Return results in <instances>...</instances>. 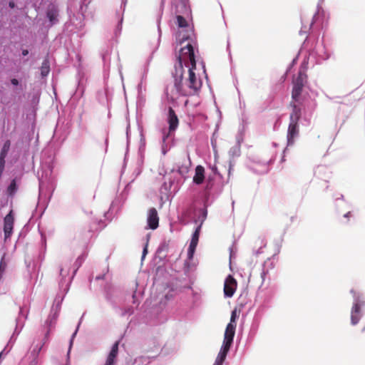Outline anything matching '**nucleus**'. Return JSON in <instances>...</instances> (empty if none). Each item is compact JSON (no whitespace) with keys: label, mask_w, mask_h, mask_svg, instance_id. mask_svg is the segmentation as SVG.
Here are the masks:
<instances>
[{"label":"nucleus","mask_w":365,"mask_h":365,"mask_svg":"<svg viewBox=\"0 0 365 365\" xmlns=\"http://www.w3.org/2000/svg\"><path fill=\"white\" fill-rule=\"evenodd\" d=\"M195 69H188V78L183 81V67L175 69L173 77L175 78L174 85L170 88L167 87L166 95L172 101L178 98V96H193L195 95L202 86L200 78H197Z\"/></svg>","instance_id":"obj_1"},{"label":"nucleus","mask_w":365,"mask_h":365,"mask_svg":"<svg viewBox=\"0 0 365 365\" xmlns=\"http://www.w3.org/2000/svg\"><path fill=\"white\" fill-rule=\"evenodd\" d=\"M178 63L175 66L176 68H180V66H182V62L186 64V62H189L190 66L189 68L196 69V61L194 53L193 46L188 43L185 46L180 49V53L178 56Z\"/></svg>","instance_id":"obj_2"},{"label":"nucleus","mask_w":365,"mask_h":365,"mask_svg":"<svg viewBox=\"0 0 365 365\" xmlns=\"http://www.w3.org/2000/svg\"><path fill=\"white\" fill-rule=\"evenodd\" d=\"M306 80L307 75L305 72L304 71L300 70L298 73L297 77L293 81L292 101L295 102L300 101L301 94Z\"/></svg>","instance_id":"obj_3"},{"label":"nucleus","mask_w":365,"mask_h":365,"mask_svg":"<svg viewBox=\"0 0 365 365\" xmlns=\"http://www.w3.org/2000/svg\"><path fill=\"white\" fill-rule=\"evenodd\" d=\"M237 287L236 279L232 276L228 275L225 281L224 294L227 297H231L235 294Z\"/></svg>","instance_id":"obj_4"},{"label":"nucleus","mask_w":365,"mask_h":365,"mask_svg":"<svg viewBox=\"0 0 365 365\" xmlns=\"http://www.w3.org/2000/svg\"><path fill=\"white\" fill-rule=\"evenodd\" d=\"M148 226L151 230H155L159 225V217L158 215L157 210L155 207H152L148 211Z\"/></svg>","instance_id":"obj_5"},{"label":"nucleus","mask_w":365,"mask_h":365,"mask_svg":"<svg viewBox=\"0 0 365 365\" xmlns=\"http://www.w3.org/2000/svg\"><path fill=\"white\" fill-rule=\"evenodd\" d=\"M299 134V128L297 123H289L287 130V145H292L294 143L295 138Z\"/></svg>","instance_id":"obj_6"},{"label":"nucleus","mask_w":365,"mask_h":365,"mask_svg":"<svg viewBox=\"0 0 365 365\" xmlns=\"http://www.w3.org/2000/svg\"><path fill=\"white\" fill-rule=\"evenodd\" d=\"M235 329L236 325H232V324H228L227 325L224 334L223 344L229 346H232L235 334Z\"/></svg>","instance_id":"obj_7"},{"label":"nucleus","mask_w":365,"mask_h":365,"mask_svg":"<svg viewBox=\"0 0 365 365\" xmlns=\"http://www.w3.org/2000/svg\"><path fill=\"white\" fill-rule=\"evenodd\" d=\"M14 216L12 215V210L4 217V232L5 238H8L11 236L14 226Z\"/></svg>","instance_id":"obj_8"},{"label":"nucleus","mask_w":365,"mask_h":365,"mask_svg":"<svg viewBox=\"0 0 365 365\" xmlns=\"http://www.w3.org/2000/svg\"><path fill=\"white\" fill-rule=\"evenodd\" d=\"M300 101L299 102V103ZM298 102L292 101L290 102V106L292 108V112L289 116V123H297L301 118L302 113L299 106L297 104Z\"/></svg>","instance_id":"obj_9"},{"label":"nucleus","mask_w":365,"mask_h":365,"mask_svg":"<svg viewBox=\"0 0 365 365\" xmlns=\"http://www.w3.org/2000/svg\"><path fill=\"white\" fill-rule=\"evenodd\" d=\"M168 124H169V130L170 132L174 131L178 126V118L175 114L174 110L170 107L168 110Z\"/></svg>","instance_id":"obj_10"},{"label":"nucleus","mask_w":365,"mask_h":365,"mask_svg":"<svg viewBox=\"0 0 365 365\" xmlns=\"http://www.w3.org/2000/svg\"><path fill=\"white\" fill-rule=\"evenodd\" d=\"M361 318V305L359 303L354 304L351 313V321L353 325H356Z\"/></svg>","instance_id":"obj_11"},{"label":"nucleus","mask_w":365,"mask_h":365,"mask_svg":"<svg viewBox=\"0 0 365 365\" xmlns=\"http://www.w3.org/2000/svg\"><path fill=\"white\" fill-rule=\"evenodd\" d=\"M205 179V169L202 165H197L195 168V174L193 177V182L197 185H200Z\"/></svg>","instance_id":"obj_12"},{"label":"nucleus","mask_w":365,"mask_h":365,"mask_svg":"<svg viewBox=\"0 0 365 365\" xmlns=\"http://www.w3.org/2000/svg\"><path fill=\"white\" fill-rule=\"evenodd\" d=\"M202 220L201 223H202V221L205 220V219L206 218V216H207V211L206 210H202ZM201 225H202V224L198 225L197 227L195 229V232H193L192 236V239H191V241H190V244H193V245H197V243H198V241H199V237H200V229H201Z\"/></svg>","instance_id":"obj_13"},{"label":"nucleus","mask_w":365,"mask_h":365,"mask_svg":"<svg viewBox=\"0 0 365 365\" xmlns=\"http://www.w3.org/2000/svg\"><path fill=\"white\" fill-rule=\"evenodd\" d=\"M48 336H49V331H47L42 341L34 346V347L33 348V349L31 351V354L34 356V357H36L39 354L43 346L48 341Z\"/></svg>","instance_id":"obj_14"},{"label":"nucleus","mask_w":365,"mask_h":365,"mask_svg":"<svg viewBox=\"0 0 365 365\" xmlns=\"http://www.w3.org/2000/svg\"><path fill=\"white\" fill-rule=\"evenodd\" d=\"M191 165V162L190 158L187 160H185L184 163H182L180 166L178 167V173L184 178H185L190 171V167Z\"/></svg>","instance_id":"obj_15"},{"label":"nucleus","mask_w":365,"mask_h":365,"mask_svg":"<svg viewBox=\"0 0 365 365\" xmlns=\"http://www.w3.org/2000/svg\"><path fill=\"white\" fill-rule=\"evenodd\" d=\"M46 14L52 24L57 21L58 11L54 6H52L48 9Z\"/></svg>","instance_id":"obj_16"},{"label":"nucleus","mask_w":365,"mask_h":365,"mask_svg":"<svg viewBox=\"0 0 365 365\" xmlns=\"http://www.w3.org/2000/svg\"><path fill=\"white\" fill-rule=\"evenodd\" d=\"M119 341H116L112 346V349L107 357V359L115 362V360L118 354Z\"/></svg>","instance_id":"obj_17"},{"label":"nucleus","mask_w":365,"mask_h":365,"mask_svg":"<svg viewBox=\"0 0 365 365\" xmlns=\"http://www.w3.org/2000/svg\"><path fill=\"white\" fill-rule=\"evenodd\" d=\"M176 24L179 28L185 29L188 27L187 20L181 15L176 16Z\"/></svg>","instance_id":"obj_18"},{"label":"nucleus","mask_w":365,"mask_h":365,"mask_svg":"<svg viewBox=\"0 0 365 365\" xmlns=\"http://www.w3.org/2000/svg\"><path fill=\"white\" fill-rule=\"evenodd\" d=\"M49 71V62L48 60H44L41 66V74L43 77H45L48 74Z\"/></svg>","instance_id":"obj_19"},{"label":"nucleus","mask_w":365,"mask_h":365,"mask_svg":"<svg viewBox=\"0 0 365 365\" xmlns=\"http://www.w3.org/2000/svg\"><path fill=\"white\" fill-rule=\"evenodd\" d=\"M230 347L231 346L222 344V348L217 355V357L225 361Z\"/></svg>","instance_id":"obj_20"},{"label":"nucleus","mask_w":365,"mask_h":365,"mask_svg":"<svg viewBox=\"0 0 365 365\" xmlns=\"http://www.w3.org/2000/svg\"><path fill=\"white\" fill-rule=\"evenodd\" d=\"M10 145H11V143H10L9 140H6L4 143L3 148L1 149V151L0 158H5L6 157L7 153L10 148Z\"/></svg>","instance_id":"obj_21"},{"label":"nucleus","mask_w":365,"mask_h":365,"mask_svg":"<svg viewBox=\"0 0 365 365\" xmlns=\"http://www.w3.org/2000/svg\"><path fill=\"white\" fill-rule=\"evenodd\" d=\"M196 247H197L196 245H193V244H190V245H189V247H188V250H187V255H188V258L189 259H192V258L193 255H194V253L195 252Z\"/></svg>","instance_id":"obj_22"},{"label":"nucleus","mask_w":365,"mask_h":365,"mask_svg":"<svg viewBox=\"0 0 365 365\" xmlns=\"http://www.w3.org/2000/svg\"><path fill=\"white\" fill-rule=\"evenodd\" d=\"M237 311L235 309L232 313L230 317V322L229 324H232V325H236V319L237 318Z\"/></svg>","instance_id":"obj_23"},{"label":"nucleus","mask_w":365,"mask_h":365,"mask_svg":"<svg viewBox=\"0 0 365 365\" xmlns=\"http://www.w3.org/2000/svg\"><path fill=\"white\" fill-rule=\"evenodd\" d=\"M16 190V184L15 180H13L8 187V192L12 195Z\"/></svg>","instance_id":"obj_24"},{"label":"nucleus","mask_w":365,"mask_h":365,"mask_svg":"<svg viewBox=\"0 0 365 365\" xmlns=\"http://www.w3.org/2000/svg\"><path fill=\"white\" fill-rule=\"evenodd\" d=\"M5 165V158H0V175L3 172Z\"/></svg>","instance_id":"obj_25"},{"label":"nucleus","mask_w":365,"mask_h":365,"mask_svg":"<svg viewBox=\"0 0 365 365\" xmlns=\"http://www.w3.org/2000/svg\"><path fill=\"white\" fill-rule=\"evenodd\" d=\"M6 267V264L3 261V258L0 262V272H3Z\"/></svg>","instance_id":"obj_26"},{"label":"nucleus","mask_w":365,"mask_h":365,"mask_svg":"<svg viewBox=\"0 0 365 365\" xmlns=\"http://www.w3.org/2000/svg\"><path fill=\"white\" fill-rule=\"evenodd\" d=\"M224 361H225L224 360H222V359H220L219 357L217 356L214 365H222Z\"/></svg>","instance_id":"obj_27"},{"label":"nucleus","mask_w":365,"mask_h":365,"mask_svg":"<svg viewBox=\"0 0 365 365\" xmlns=\"http://www.w3.org/2000/svg\"><path fill=\"white\" fill-rule=\"evenodd\" d=\"M148 253V244L143 248L142 258L143 259Z\"/></svg>","instance_id":"obj_28"},{"label":"nucleus","mask_w":365,"mask_h":365,"mask_svg":"<svg viewBox=\"0 0 365 365\" xmlns=\"http://www.w3.org/2000/svg\"><path fill=\"white\" fill-rule=\"evenodd\" d=\"M268 273V271L267 270H264L263 269L261 272V277H262V282L264 281V278H265V276L266 274Z\"/></svg>","instance_id":"obj_29"},{"label":"nucleus","mask_w":365,"mask_h":365,"mask_svg":"<svg viewBox=\"0 0 365 365\" xmlns=\"http://www.w3.org/2000/svg\"><path fill=\"white\" fill-rule=\"evenodd\" d=\"M313 24H314V19H313V18H312V20H311V21H310V23H309V26L307 27V26H304V29L305 30H307V29H309L312 27V26L313 25Z\"/></svg>","instance_id":"obj_30"},{"label":"nucleus","mask_w":365,"mask_h":365,"mask_svg":"<svg viewBox=\"0 0 365 365\" xmlns=\"http://www.w3.org/2000/svg\"><path fill=\"white\" fill-rule=\"evenodd\" d=\"M82 261H83V259L80 257L76 259V264L78 265V267H79L81 266Z\"/></svg>","instance_id":"obj_31"},{"label":"nucleus","mask_w":365,"mask_h":365,"mask_svg":"<svg viewBox=\"0 0 365 365\" xmlns=\"http://www.w3.org/2000/svg\"><path fill=\"white\" fill-rule=\"evenodd\" d=\"M11 83L14 86H17L19 84V81L16 78H12L11 80Z\"/></svg>","instance_id":"obj_32"},{"label":"nucleus","mask_w":365,"mask_h":365,"mask_svg":"<svg viewBox=\"0 0 365 365\" xmlns=\"http://www.w3.org/2000/svg\"><path fill=\"white\" fill-rule=\"evenodd\" d=\"M115 362L110 361L108 359H106V361L104 365H114Z\"/></svg>","instance_id":"obj_33"},{"label":"nucleus","mask_w":365,"mask_h":365,"mask_svg":"<svg viewBox=\"0 0 365 365\" xmlns=\"http://www.w3.org/2000/svg\"><path fill=\"white\" fill-rule=\"evenodd\" d=\"M189 38V36H183L181 38H180V41L181 42L182 41H186Z\"/></svg>","instance_id":"obj_34"},{"label":"nucleus","mask_w":365,"mask_h":365,"mask_svg":"<svg viewBox=\"0 0 365 365\" xmlns=\"http://www.w3.org/2000/svg\"><path fill=\"white\" fill-rule=\"evenodd\" d=\"M14 6H15V4H14V3L13 1L9 2V6H10L11 8H14Z\"/></svg>","instance_id":"obj_35"},{"label":"nucleus","mask_w":365,"mask_h":365,"mask_svg":"<svg viewBox=\"0 0 365 365\" xmlns=\"http://www.w3.org/2000/svg\"><path fill=\"white\" fill-rule=\"evenodd\" d=\"M28 53H29V51L27 50H24L23 52H22V54L24 56H26Z\"/></svg>","instance_id":"obj_36"},{"label":"nucleus","mask_w":365,"mask_h":365,"mask_svg":"<svg viewBox=\"0 0 365 365\" xmlns=\"http://www.w3.org/2000/svg\"><path fill=\"white\" fill-rule=\"evenodd\" d=\"M167 137H168V135H165V136L163 137V141H165V138H166Z\"/></svg>","instance_id":"obj_37"},{"label":"nucleus","mask_w":365,"mask_h":365,"mask_svg":"<svg viewBox=\"0 0 365 365\" xmlns=\"http://www.w3.org/2000/svg\"><path fill=\"white\" fill-rule=\"evenodd\" d=\"M62 272H63V269L61 268V270H60V274H62Z\"/></svg>","instance_id":"obj_38"}]
</instances>
